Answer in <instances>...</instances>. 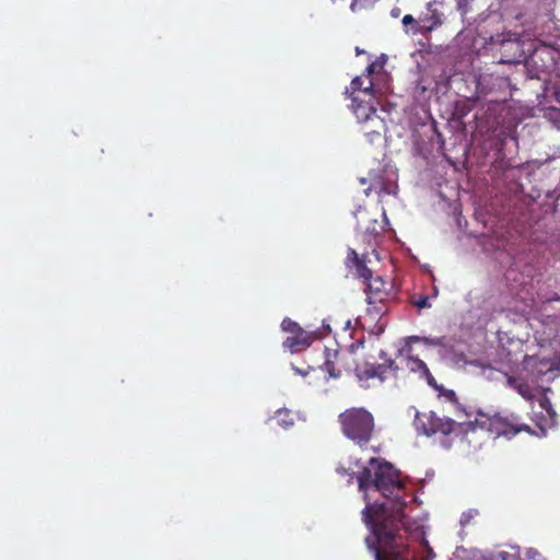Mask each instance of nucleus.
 <instances>
[{"label":"nucleus","instance_id":"6e6552de","mask_svg":"<svg viewBox=\"0 0 560 560\" xmlns=\"http://www.w3.org/2000/svg\"><path fill=\"white\" fill-rule=\"evenodd\" d=\"M397 365L393 360L381 364L365 363L355 368V375L360 382H369L377 378L380 383H383L389 376H395Z\"/></svg>","mask_w":560,"mask_h":560},{"label":"nucleus","instance_id":"7ed1b4c3","mask_svg":"<svg viewBox=\"0 0 560 560\" xmlns=\"http://www.w3.org/2000/svg\"><path fill=\"white\" fill-rule=\"evenodd\" d=\"M341 431L359 446H365L372 439L375 423L373 415L364 408H349L338 416Z\"/></svg>","mask_w":560,"mask_h":560},{"label":"nucleus","instance_id":"7c9ffc66","mask_svg":"<svg viewBox=\"0 0 560 560\" xmlns=\"http://www.w3.org/2000/svg\"><path fill=\"white\" fill-rule=\"evenodd\" d=\"M361 77H363V85H366L369 75L362 74Z\"/></svg>","mask_w":560,"mask_h":560},{"label":"nucleus","instance_id":"393cba45","mask_svg":"<svg viewBox=\"0 0 560 560\" xmlns=\"http://www.w3.org/2000/svg\"><path fill=\"white\" fill-rule=\"evenodd\" d=\"M423 340L427 345L443 346L442 338H434V339L423 338Z\"/></svg>","mask_w":560,"mask_h":560},{"label":"nucleus","instance_id":"1a4fd4ad","mask_svg":"<svg viewBox=\"0 0 560 560\" xmlns=\"http://www.w3.org/2000/svg\"><path fill=\"white\" fill-rule=\"evenodd\" d=\"M536 556H539V552L535 549L522 550L518 546H509L493 552L487 560H535Z\"/></svg>","mask_w":560,"mask_h":560},{"label":"nucleus","instance_id":"f257e3e1","mask_svg":"<svg viewBox=\"0 0 560 560\" xmlns=\"http://www.w3.org/2000/svg\"><path fill=\"white\" fill-rule=\"evenodd\" d=\"M370 466L358 471L357 481L366 501L362 518L375 539L370 544L366 538L375 560H431L434 553L427 542L419 546L425 552L420 556L400 535L406 506L400 471L388 463L378 464L376 458H371Z\"/></svg>","mask_w":560,"mask_h":560},{"label":"nucleus","instance_id":"c85d7f7f","mask_svg":"<svg viewBox=\"0 0 560 560\" xmlns=\"http://www.w3.org/2000/svg\"><path fill=\"white\" fill-rule=\"evenodd\" d=\"M439 24H441V22H440V21H435L432 25L427 26L425 28H427L428 31H432V30H433L436 25H439Z\"/></svg>","mask_w":560,"mask_h":560},{"label":"nucleus","instance_id":"b1692460","mask_svg":"<svg viewBox=\"0 0 560 560\" xmlns=\"http://www.w3.org/2000/svg\"><path fill=\"white\" fill-rule=\"evenodd\" d=\"M552 98L560 104V82H556L551 86Z\"/></svg>","mask_w":560,"mask_h":560},{"label":"nucleus","instance_id":"f8f14e48","mask_svg":"<svg viewBox=\"0 0 560 560\" xmlns=\"http://www.w3.org/2000/svg\"><path fill=\"white\" fill-rule=\"evenodd\" d=\"M375 92V83L373 78H368V84L363 85V77H355L351 83L350 88H347L346 93H350L352 96H361V97H374Z\"/></svg>","mask_w":560,"mask_h":560},{"label":"nucleus","instance_id":"4468645a","mask_svg":"<svg viewBox=\"0 0 560 560\" xmlns=\"http://www.w3.org/2000/svg\"><path fill=\"white\" fill-rule=\"evenodd\" d=\"M508 384L514 388L523 398L532 400L534 398L532 387L522 378L509 376Z\"/></svg>","mask_w":560,"mask_h":560},{"label":"nucleus","instance_id":"ddd939ff","mask_svg":"<svg viewBox=\"0 0 560 560\" xmlns=\"http://www.w3.org/2000/svg\"><path fill=\"white\" fill-rule=\"evenodd\" d=\"M406 365L409 369V371L418 373L420 377H423L430 386L434 387L435 389H439L435 378L433 377L429 368L422 360H420L417 357L410 355L407 358Z\"/></svg>","mask_w":560,"mask_h":560},{"label":"nucleus","instance_id":"cd10ccee","mask_svg":"<svg viewBox=\"0 0 560 560\" xmlns=\"http://www.w3.org/2000/svg\"><path fill=\"white\" fill-rule=\"evenodd\" d=\"M374 224H377L376 220H374ZM366 232H370L371 234H374V235H376L378 233V231L376 230L375 225H373L371 228H368V229L365 228V233Z\"/></svg>","mask_w":560,"mask_h":560},{"label":"nucleus","instance_id":"2eb2a0df","mask_svg":"<svg viewBox=\"0 0 560 560\" xmlns=\"http://www.w3.org/2000/svg\"><path fill=\"white\" fill-rule=\"evenodd\" d=\"M271 420H273L278 425L283 427L284 429H288L294 423L292 412L288 409L277 410Z\"/></svg>","mask_w":560,"mask_h":560},{"label":"nucleus","instance_id":"5701e85b","mask_svg":"<svg viewBox=\"0 0 560 560\" xmlns=\"http://www.w3.org/2000/svg\"><path fill=\"white\" fill-rule=\"evenodd\" d=\"M441 395L444 396L448 401L457 404V396L456 393L452 389H443L441 392Z\"/></svg>","mask_w":560,"mask_h":560},{"label":"nucleus","instance_id":"20e7f679","mask_svg":"<svg viewBox=\"0 0 560 560\" xmlns=\"http://www.w3.org/2000/svg\"><path fill=\"white\" fill-rule=\"evenodd\" d=\"M474 429H480L495 436L512 438L520 432H532V429L520 422V417L514 413L477 411L470 422Z\"/></svg>","mask_w":560,"mask_h":560},{"label":"nucleus","instance_id":"6ab92c4d","mask_svg":"<svg viewBox=\"0 0 560 560\" xmlns=\"http://www.w3.org/2000/svg\"><path fill=\"white\" fill-rule=\"evenodd\" d=\"M325 370L327 371L330 377H340V371L335 370L334 362L330 360V354H327V359L325 361Z\"/></svg>","mask_w":560,"mask_h":560},{"label":"nucleus","instance_id":"dca6fc26","mask_svg":"<svg viewBox=\"0 0 560 560\" xmlns=\"http://www.w3.org/2000/svg\"><path fill=\"white\" fill-rule=\"evenodd\" d=\"M281 327L284 331L289 334L296 332L299 329L302 328L296 322L290 318H284L281 323Z\"/></svg>","mask_w":560,"mask_h":560},{"label":"nucleus","instance_id":"f03ea898","mask_svg":"<svg viewBox=\"0 0 560 560\" xmlns=\"http://www.w3.org/2000/svg\"><path fill=\"white\" fill-rule=\"evenodd\" d=\"M346 265L349 269H354L355 276L363 279L365 283L369 312H374L376 315L384 313L383 303L388 299L389 291L385 288L383 278L373 277L372 270L368 268L366 254L360 256L353 248H348Z\"/></svg>","mask_w":560,"mask_h":560},{"label":"nucleus","instance_id":"a878e982","mask_svg":"<svg viewBox=\"0 0 560 560\" xmlns=\"http://www.w3.org/2000/svg\"><path fill=\"white\" fill-rule=\"evenodd\" d=\"M540 407H541L542 409H545L546 411L551 410V402H550V400H549L547 397H544V398L540 400Z\"/></svg>","mask_w":560,"mask_h":560},{"label":"nucleus","instance_id":"423d86ee","mask_svg":"<svg viewBox=\"0 0 560 560\" xmlns=\"http://www.w3.org/2000/svg\"><path fill=\"white\" fill-rule=\"evenodd\" d=\"M559 52L550 45L540 44L526 60V68L532 78L540 80L544 74L555 70Z\"/></svg>","mask_w":560,"mask_h":560},{"label":"nucleus","instance_id":"c756f323","mask_svg":"<svg viewBox=\"0 0 560 560\" xmlns=\"http://www.w3.org/2000/svg\"><path fill=\"white\" fill-rule=\"evenodd\" d=\"M547 413L553 418L556 416V411L553 410V408L551 407V410L547 411Z\"/></svg>","mask_w":560,"mask_h":560},{"label":"nucleus","instance_id":"9d476101","mask_svg":"<svg viewBox=\"0 0 560 560\" xmlns=\"http://www.w3.org/2000/svg\"><path fill=\"white\" fill-rule=\"evenodd\" d=\"M541 342L548 343L550 346L558 343V338L560 337V317L557 315H548L541 319Z\"/></svg>","mask_w":560,"mask_h":560},{"label":"nucleus","instance_id":"aec40b11","mask_svg":"<svg viewBox=\"0 0 560 560\" xmlns=\"http://www.w3.org/2000/svg\"><path fill=\"white\" fill-rule=\"evenodd\" d=\"M383 67H384V63L383 62H378V61H373L372 63H370L366 68V75H369V78H372V75L378 71H382L383 70Z\"/></svg>","mask_w":560,"mask_h":560},{"label":"nucleus","instance_id":"4be33fe9","mask_svg":"<svg viewBox=\"0 0 560 560\" xmlns=\"http://www.w3.org/2000/svg\"><path fill=\"white\" fill-rule=\"evenodd\" d=\"M413 304L419 308H425L430 307L431 304L429 303V296L422 295L418 300L413 301Z\"/></svg>","mask_w":560,"mask_h":560},{"label":"nucleus","instance_id":"9b49d317","mask_svg":"<svg viewBox=\"0 0 560 560\" xmlns=\"http://www.w3.org/2000/svg\"><path fill=\"white\" fill-rule=\"evenodd\" d=\"M313 335L305 331L303 328L296 332L290 334L283 341V347L289 349L291 352H299L311 346L313 342Z\"/></svg>","mask_w":560,"mask_h":560},{"label":"nucleus","instance_id":"2f4dec72","mask_svg":"<svg viewBox=\"0 0 560 560\" xmlns=\"http://www.w3.org/2000/svg\"><path fill=\"white\" fill-rule=\"evenodd\" d=\"M506 45H517V43H512V42L503 43V44H502V47H505Z\"/></svg>","mask_w":560,"mask_h":560},{"label":"nucleus","instance_id":"a211bd4d","mask_svg":"<svg viewBox=\"0 0 560 560\" xmlns=\"http://www.w3.org/2000/svg\"><path fill=\"white\" fill-rule=\"evenodd\" d=\"M545 116L552 122L560 126V108L549 107Z\"/></svg>","mask_w":560,"mask_h":560},{"label":"nucleus","instance_id":"412c9836","mask_svg":"<svg viewBox=\"0 0 560 560\" xmlns=\"http://www.w3.org/2000/svg\"><path fill=\"white\" fill-rule=\"evenodd\" d=\"M474 0H459L458 1V10L460 11L462 15H466L468 14L472 8H471V2Z\"/></svg>","mask_w":560,"mask_h":560},{"label":"nucleus","instance_id":"0eeeda50","mask_svg":"<svg viewBox=\"0 0 560 560\" xmlns=\"http://www.w3.org/2000/svg\"><path fill=\"white\" fill-rule=\"evenodd\" d=\"M417 430L422 431L427 436L434 434L450 435L452 434L458 424L450 419L439 417L435 412H423L418 413L415 419Z\"/></svg>","mask_w":560,"mask_h":560},{"label":"nucleus","instance_id":"bb28decb","mask_svg":"<svg viewBox=\"0 0 560 560\" xmlns=\"http://www.w3.org/2000/svg\"><path fill=\"white\" fill-rule=\"evenodd\" d=\"M412 23H416V20L413 19V16L411 14H406L402 18V24L404 25H408V24H412Z\"/></svg>","mask_w":560,"mask_h":560},{"label":"nucleus","instance_id":"f3484780","mask_svg":"<svg viewBox=\"0 0 560 560\" xmlns=\"http://www.w3.org/2000/svg\"><path fill=\"white\" fill-rule=\"evenodd\" d=\"M336 471L338 475L340 476H355L358 475V472H354L353 471V468H352V465H351V462L349 460L348 463V466H346L345 464H340L337 468H336Z\"/></svg>","mask_w":560,"mask_h":560},{"label":"nucleus","instance_id":"39448f33","mask_svg":"<svg viewBox=\"0 0 560 560\" xmlns=\"http://www.w3.org/2000/svg\"><path fill=\"white\" fill-rule=\"evenodd\" d=\"M372 98L352 96V112L364 136H381L385 128L384 120L376 114V107L371 103Z\"/></svg>","mask_w":560,"mask_h":560}]
</instances>
